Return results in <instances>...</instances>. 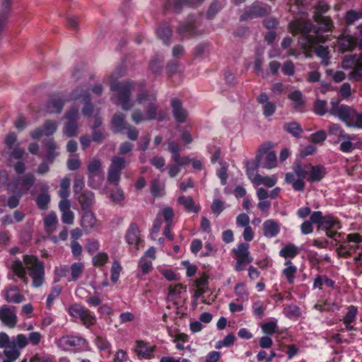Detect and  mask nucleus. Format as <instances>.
<instances>
[{"label": "nucleus", "mask_w": 362, "mask_h": 362, "mask_svg": "<svg viewBox=\"0 0 362 362\" xmlns=\"http://www.w3.org/2000/svg\"><path fill=\"white\" fill-rule=\"evenodd\" d=\"M315 21L322 26V29L325 32L331 31L334 27L333 22L329 17H316Z\"/></svg>", "instance_id": "obj_51"}, {"label": "nucleus", "mask_w": 362, "mask_h": 362, "mask_svg": "<svg viewBox=\"0 0 362 362\" xmlns=\"http://www.w3.org/2000/svg\"><path fill=\"white\" fill-rule=\"evenodd\" d=\"M71 204L69 200H60L59 209L62 213V221L64 224L73 225L74 222V214L71 210Z\"/></svg>", "instance_id": "obj_20"}, {"label": "nucleus", "mask_w": 362, "mask_h": 362, "mask_svg": "<svg viewBox=\"0 0 362 362\" xmlns=\"http://www.w3.org/2000/svg\"><path fill=\"white\" fill-rule=\"evenodd\" d=\"M350 139H341L343 141L340 144V150L344 153H349L354 148V144L351 141L355 140L356 136L354 135H350Z\"/></svg>", "instance_id": "obj_58"}, {"label": "nucleus", "mask_w": 362, "mask_h": 362, "mask_svg": "<svg viewBox=\"0 0 362 362\" xmlns=\"http://www.w3.org/2000/svg\"><path fill=\"white\" fill-rule=\"evenodd\" d=\"M315 9L314 19L316 18V17L324 16L323 14L329 11V6L325 1H320L315 6Z\"/></svg>", "instance_id": "obj_60"}, {"label": "nucleus", "mask_w": 362, "mask_h": 362, "mask_svg": "<svg viewBox=\"0 0 362 362\" xmlns=\"http://www.w3.org/2000/svg\"><path fill=\"white\" fill-rule=\"evenodd\" d=\"M121 270H122V267H121L120 263L119 262V261L115 260L112 262V265L111 267V280H112V281H113L114 283H116L118 281V279L119 278V274H120Z\"/></svg>", "instance_id": "obj_59"}, {"label": "nucleus", "mask_w": 362, "mask_h": 362, "mask_svg": "<svg viewBox=\"0 0 362 362\" xmlns=\"http://www.w3.org/2000/svg\"><path fill=\"white\" fill-rule=\"evenodd\" d=\"M308 165L297 163L293 167V172L288 173L285 175L286 182L291 184L296 191H303L305 188V182L303 180L308 177Z\"/></svg>", "instance_id": "obj_5"}, {"label": "nucleus", "mask_w": 362, "mask_h": 362, "mask_svg": "<svg viewBox=\"0 0 362 362\" xmlns=\"http://www.w3.org/2000/svg\"><path fill=\"white\" fill-rule=\"evenodd\" d=\"M177 203L182 205L185 209L189 211L197 213L199 211V207L195 206L192 197L180 196L177 199Z\"/></svg>", "instance_id": "obj_37"}, {"label": "nucleus", "mask_w": 362, "mask_h": 362, "mask_svg": "<svg viewBox=\"0 0 362 362\" xmlns=\"http://www.w3.org/2000/svg\"><path fill=\"white\" fill-rule=\"evenodd\" d=\"M288 99L293 102V107L297 110H301L304 105L302 93L300 90H294L288 95Z\"/></svg>", "instance_id": "obj_40"}, {"label": "nucleus", "mask_w": 362, "mask_h": 362, "mask_svg": "<svg viewBox=\"0 0 362 362\" xmlns=\"http://www.w3.org/2000/svg\"><path fill=\"white\" fill-rule=\"evenodd\" d=\"M234 292L238 300H246L248 298L249 293L245 283H238L234 287Z\"/></svg>", "instance_id": "obj_50"}, {"label": "nucleus", "mask_w": 362, "mask_h": 362, "mask_svg": "<svg viewBox=\"0 0 362 362\" xmlns=\"http://www.w3.org/2000/svg\"><path fill=\"white\" fill-rule=\"evenodd\" d=\"M155 346H149L148 343L142 340L135 342L134 352L140 359H150L153 357Z\"/></svg>", "instance_id": "obj_17"}, {"label": "nucleus", "mask_w": 362, "mask_h": 362, "mask_svg": "<svg viewBox=\"0 0 362 362\" xmlns=\"http://www.w3.org/2000/svg\"><path fill=\"white\" fill-rule=\"evenodd\" d=\"M139 267L141 269L142 274H147L153 268L152 261L141 257L139 262Z\"/></svg>", "instance_id": "obj_56"}, {"label": "nucleus", "mask_w": 362, "mask_h": 362, "mask_svg": "<svg viewBox=\"0 0 362 362\" xmlns=\"http://www.w3.org/2000/svg\"><path fill=\"white\" fill-rule=\"evenodd\" d=\"M78 200L83 210L88 209L94 204V194L91 192H84L78 196Z\"/></svg>", "instance_id": "obj_34"}, {"label": "nucleus", "mask_w": 362, "mask_h": 362, "mask_svg": "<svg viewBox=\"0 0 362 362\" xmlns=\"http://www.w3.org/2000/svg\"><path fill=\"white\" fill-rule=\"evenodd\" d=\"M65 117L69 120L64 127V134L69 136H76L78 133V125L76 120L78 118V110L72 108L68 111L65 115Z\"/></svg>", "instance_id": "obj_15"}, {"label": "nucleus", "mask_w": 362, "mask_h": 362, "mask_svg": "<svg viewBox=\"0 0 362 362\" xmlns=\"http://www.w3.org/2000/svg\"><path fill=\"white\" fill-rule=\"evenodd\" d=\"M84 267V264L81 262L72 264L70 267L71 278L69 281H76L83 273Z\"/></svg>", "instance_id": "obj_39"}, {"label": "nucleus", "mask_w": 362, "mask_h": 362, "mask_svg": "<svg viewBox=\"0 0 362 362\" xmlns=\"http://www.w3.org/2000/svg\"><path fill=\"white\" fill-rule=\"evenodd\" d=\"M69 187L70 180L68 177H64L61 180L60 189L59 191V195L61 197V200H68L67 197L69 196Z\"/></svg>", "instance_id": "obj_49"}, {"label": "nucleus", "mask_w": 362, "mask_h": 362, "mask_svg": "<svg viewBox=\"0 0 362 362\" xmlns=\"http://www.w3.org/2000/svg\"><path fill=\"white\" fill-rule=\"evenodd\" d=\"M346 241L347 242L346 243L340 245L337 248L339 255L345 257L350 255L349 250L351 247L349 246V243H359L362 242V237L358 233H351L347 235Z\"/></svg>", "instance_id": "obj_23"}, {"label": "nucleus", "mask_w": 362, "mask_h": 362, "mask_svg": "<svg viewBox=\"0 0 362 362\" xmlns=\"http://www.w3.org/2000/svg\"><path fill=\"white\" fill-rule=\"evenodd\" d=\"M312 23L309 21L296 20L290 23L291 32L294 34H302L300 43L307 57H310V52L313 50L321 59L322 64L327 66L329 63V51L327 46L322 44L328 40V36L321 35L318 31L312 33Z\"/></svg>", "instance_id": "obj_2"}, {"label": "nucleus", "mask_w": 362, "mask_h": 362, "mask_svg": "<svg viewBox=\"0 0 362 362\" xmlns=\"http://www.w3.org/2000/svg\"><path fill=\"white\" fill-rule=\"evenodd\" d=\"M300 252L299 248L292 243H289L284 246L279 251V255L284 258L293 259L296 257Z\"/></svg>", "instance_id": "obj_33"}, {"label": "nucleus", "mask_w": 362, "mask_h": 362, "mask_svg": "<svg viewBox=\"0 0 362 362\" xmlns=\"http://www.w3.org/2000/svg\"><path fill=\"white\" fill-rule=\"evenodd\" d=\"M125 239L129 245H134L136 246V250H139V244L142 242V240L140 231L136 223H133L129 226L126 233Z\"/></svg>", "instance_id": "obj_21"}, {"label": "nucleus", "mask_w": 362, "mask_h": 362, "mask_svg": "<svg viewBox=\"0 0 362 362\" xmlns=\"http://www.w3.org/2000/svg\"><path fill=\"white\" fill-rule=\"evenodd\" d=\"M262 332L267 335H272L276 332L277 325L276 321H270L261 326Z\"/></svg>", "instance_id": "obj_61"}, {"label": "nucleus", "mask_w": 362, "mask_h": 362, "mask_svg": "<svg viewBox=\"0 0 362 362\" xmlns=\"http://www.w3.org/2000/svg\"><path fill=\"white\" fill-rule=\"evenodd\" d=\"M189 337L185 333H180L175 335L174 341L177 343L176 347L179 350L185 349L184 344L188 341Z\"/></svg>", "instance_id": "obj_62"}, {"label": "nucleus", "mask_w": 362, "mask_h": 362, "mask_svg": "<svg viewBox=\"0 0 362 362\" xmlns=\"http://www.w3.org/2000/svg\"><path fill=\"white\" fill-rule=\"evenodd\" d=\"M35 202L40 209L46 210L50 202V195L47 192H43L37 197Z\"/></svg>", "instance_id": "obj_44"}, {"label": "nucleus", "mask_w": 362, "mask_h": 362, "mask_svg": "<svg viewBox=\"0 0 362 362\" xmlns=\"http://www.w3.org/2000/svg\"><path fill=\"white\" fill-rule=\"evenodd\" d=\"M297 272V267L288 259L285 262L284 268L282 269L281 274L288 284L293 285L295 282Z\"/></svg>", "instance_id": "obj_27"}, {"label": "nucleus", "mask_w": 362, "mask_h": 362, "mask_svg": "<svg viewBox=\"0 0 362 362\" xmlns=\"http://www.w3.org/2000/svg\"><path fill=\"white\" fill-rule=\"evenodd\" d=\"M250 245L247 243H240L236 247L232 250L235 259L234 269L240 272L245 269L246 266L253 261L249 251Z\"/></svg>", "instance_id": "obj_7"}, {"label": "nucleus", "mask_w": 362, "mask_h": 362, "mask_svg": "<svg viewBox=\"0 0 362 362\" xmlns=\"http://www.w3.org/2000/svg\"><path fill=\"white\" fill-rule=\"evenodd\" d=\"M357 45V39L351 35H346L338 40V47L341 52L352 50Z\"/></svg>", "instance_id": "obj_30"}, {"label": "nucleus", "mask_w": 362, "mask_h": 362, "mask_svg": "<svg viewBox=\"0 0 362 362\" xmlns=\"http://www.w3.org/2000/svg\"><path fill=\"white\" fill-rule=\"evenodd\" d=\"M280 223L273 219L266 220L262 225L263 235L267 238L276 237L280 233Z\"/></svg>", "instance_id": "obj_22"}, {"label": "nucleus", "mask_w": 362, "mask_h": 362, "mask_svg": "<svg viewBox=\"0 0 362 362\" xmlns=\"http://www.w3.org/2000/svg\"><path fill=\"white\" fill-rule=\"evenodd\" d=\"M328 133L329 135L337 136L339 139L351 138L349 137V134H346L339 124H331L328 129Z\"/></svg>", "instance_id": "obj_43"}, {"label": "nucleus", "mask_w": 362, "mask_h": 362, "mask_svg": "<svg viewBox=\"0 0 362 362\" xmlns=\"http://www.w3.org/2000/svg\"><path fill=\"white\" fill-rule=\"evenodd\" d=\"M0 321L3 325L8 328H14L18 322L16 308L2 305L0 308Z\"/></svg>", "instance_id": "obj_13"}, {"label": "nucleus", "mask_w": 362, "mask_h": 362, "mask_svg": "<svg viewBox=\"0 0 362 362\" xmlns=\"http://www.w3.org/2000/svg\"><path fill=\"white\" fill-rule=\"evenodd\" d=\"M340 228V223L337 218L332 216H325L320 229L325 230L327 237L337 240L336 238L341 236V234L338 233V230Z\"/></svg>", "instance_id": "obj_12"}, {"label": "nucleus", "mask_w": 362, "mask_h": 362, "mask_svg": "<svg viewBox=\"0 0 362 362\" xmlns=\"http://www.w3.org/2000/svg\"><path fill=\"white\" fill-rule=\"evenodd\" d=\"M89 185L95 188L96 185L93 184L95 178L99 181L103 180V167L101 161L96 158H92L87 165Z\"/></svg>", "instance_id": "obj_14"}, {"label": "nucleus", "mask_w": 362, "mask_h": 362, "mask_svg": "<svg viewBox=\"0 0 362 362\" xmlns=\"http://www.w3.org/2000/svg\"><path fill=\"white\" fill-rule=\"evenodd\" d=\"M43 221L45 229L47 233H52L56 230L58 224V218L55 212L52 211L46 214Z\"/></svg>", "instance_id": "obj_31"}, {"label": "nucleus", "mask_w": 362, "mask_h": 362, "mask_svg": "<svg viewBox=\"0 0 362 362\" xmlns=\"http://www.w3.org/2000/svg\"><path fill=\"white\" fill-rule=\"evenodd\" d=\"M182 291H186V287L181 284L170 285L169 286L168 298L175 300L180 297Z\"/></svg>", "instance_id": "obj_46"}, {"label": "nucleus", "mask_w": 362, "mask_h": 362, "mask_svg": "<svg viewBox=\"0 0 362 362\" xmlns=\"http://www.w3.org/2000/svg\"><path fill=\"white\" fill-rule=\"evenodd\" d=\"M254 170L250 169L248 164L247 165V175L249 179L257 185H264L268 187H274L277 182V177L276 175L264 177L259 174H254Z\"/></svg>", "instance_id": "obj_16"}, {"label": "nucleus", "mask_w": 362, "mask_h": 362, "mask_svg": "<svg viewBox=\"0 0 362 362\" xmlns=\"http://www.w3.org/2000/svg\"><path fill=\"white\" fill-rule=\"evenodd\" d=\"M272 147L270 142H266L262 144L258 149L257 159L258 162L262 160V166L267 169L276 166V156Z\"/></svg>", "instance_id": "obj_8"}, {"label": "nucleus", "mask_w": 362, "mask_h": 362, "mask_svg": "<svg viewBox=\"0 0 362 362\" xmlns=\"http://www.w3.org/2000/svg\"><path fill=\"white\" fill-rule=\"evenodd\" d=\"M98 224L97 219L93 212L88 211L84 213L81 218V226L86 229L95 228Z\"/></svg>", "instance_id": "obj_35"}, {"label": "nucleus", "mask_w": 362, "mask_h": 362, "mask_svg": "<svg viewBox=\"0 0 362 362\" xmlns=\"http://www.w3.org/2000/svg\"><path fill=\"white\" fill-rule=\"evenodd\" d=\"M173 116L178 123H183L188 116L187 110L182 108V103L178 99H173L171 102Z\"/></svg>", "instance_id": "obj_24"}, {"label": "nucleus", "mask_w": 362, "mask_h": 362, "mask_svg": "<svg viewBox=\"0 0 362 362\" xmlns=\"http://www.w3.org/2000/svg\"><path fill=\"white\" fill-rule=\"evenodd\" d=\"M57 344L64 351H71L84 348L87 341L81 337L65 335L57 339Z\"/></svg>", "instance_id": "obj_10"}, {"label": "nucleus", "mask_w": 362, "mask_h": 362, "mask_svg": "<svg viewBox=\"0 0 362 362\" xmlns=\"http://www.w3.org/2000/svg\"><path fill=\"white\" fill-rule=\"evenodd\" d=\"M270 11L269 7H261L257 4H253L247 11H246L240 17L241 20L245 21L248 18L263 16Z\"/></svg>", "instance_id": "obj_26"}, {"label": "nucleus", "mask_w": 362, "mask_h": 362, "mask_svg": "<svg viewBox=\"0 0 362 362\" xmlns=\"http://www.w3.org/2000/svg\"><path fill=\"white\" fill-rule=\"evenodd\" d=\"M42 334L39 332H30L28 337L23 334H19L17 335V343L18 344L20 349H22L28 344H30L33 346L39 345L42 339Z\"/></svg>", "instance_id": "obj_18"}, {"label": "nucleus", "mask_w": 362, "mask_h": 362, "mask_svg": "<svg viewBox=\"0 0 362 362\" xmlns=\"http://www.w3.org/2000/svg\"><path fill=\"white\" fill-rule=\"evenodd\" d=\"M57 129V124L55 122L47 120L42 128H37L30 132V136L33 139H40L42 136L52 135Z\"/></svg>", "instance_id": "obj_19"}, {"label": "nucleus", "mask_w": 362, "mask_h": 362, "mask_svg": "<svg viewBox=\"0 0 362 362\" xmlns=\"http://www.w3.org/2000/svg\"><path fill=\"white\" fill-rule=\"evenodd\" d=\"M165 185L158 179H154L151 182V192L153 197H161L164 194Z\"/></svg>", "instance_id": "obj_45"}, {"label": "nucleus", "mask_w": 362, "mask_h": 362, "mask_svg": "<svg viewBox=\"0 0 362 362\" xmlns=\"http://www.w3.org/2000/svg\"><path fill=\"white\" fill-rule=\"evenodd\" d=\"M325 175V169L320 165H308V175L307 180L310 182L321 180Z\"/></svg>", "instance_id": "obj_29"}, {"label": "nucleus", "mask_w": 362, "mask_h": 362, "mask_svg": "<svg viewBox=\"0 0 362 362\" xmlns=\"http://www.w3.org/2000/svg\"><path fill=\"white\" fill-rule=\"evenodd\" d=\"M62 292V286H55L52 288L50 293L47 298L46 304L47 307H51L54 300L57 298Z\"/></svg>", "instance_id": "obj_57"}, {"label": "nucleus", "mask_w": 362, "mask_h": 362, "mask_svg": "<svg viewBox=\"0 0 362 362\" xmlns=\"http://www.w3.org/2000/svg\"><path fill=\"white\" fill-rule=\"evenodd\" d=\"M3 353L6 356V359L2 362H14L19 358L21 354L20 351H18L13 345L6 349H4Z\"/></svg>", "instance_id": "obj_47"}, {"label": "nucleus", "mask_w": 362, "mask_h": 362, "mask_svg": "<svg viewBox=\"0 0 362 362\" xmlns=\"http://www.w3.org/2000/svg\"><path fill=\"white\" fill-rule=\"evenodd\" d=\"M4 296L8 303H20L25 300V297L18 291L17 286H11L4 291Z\"/></svg>", "instance_id": "obj_28"}, {"label": "nucleus", "mask_w": 362, "mask_h": 362, "mask_svg": "<svg viewBox=\"0 0 362 362\" xmlns=\"http://www.w3.org/2000/svg\"><path fill=\"white\" fill-rule=\"evenodd\" d=\"M315 114L322 116L327 112V101L324 100H317L314 103L313 107Z\"/></svg>", "instance_id": "obj_53"}, {"label": "nucleus", "mask_w": 362, "mask_h": 362, "mask_svg": "<svg viewBox=\"0 0 362 362\" xmlns=\"http://www.w3.org/2000/svg\"><path fill=\"white\" fill-rule=\"evenodd\" d=\"M284 129L296 138L300 137L303 129L300 125L296 122L285 123Z\"/></svg>", "instance_id": "obj_41"}, {"label": "nucleus", "mask_w": 362, "mask_h": 362, "mask_svg": "<svg viewBox=\"0 0 362 362\" xmlns=\"http://www.w3.org/2000/svg\"><path fill=\"white\" fill-rule=\"evenodd\" d=\"M136 84L132 81L110 84V89L116 92L115 98H117V104L120 105L123 110H128L135 105H141L146 110L144 115L140 110H134L132 113V119L136 124L144 120H153L156 119L158 112V107L156 105V95L155 93L147 90H142L137 94L134 101L130 100V95L136 89Z\"/></svg>", "instance_id": "obj_1"}, {"label": "nucleus", "mask_w": 362, "mask_h": 362, "mask_svg": "<svg viewBox=\"0 0 362 362\" xmlns=\"http://www.w3.org/2000/svg\"><path fill=\"white\" fill-rule=\"evenodd\" d=\"M174 216L175 214L173 208L167 206L160 211L158 215V218H163L166 225L172 226Z\"/></svg>", "instance_id": "obj_48"}, {"label": "nucleus", "mask_w": 362, "mask_h": 362, "mask_svg": "<svg viewBox=\"0 0 362 362\" xmlns=\"http://www.w3.org/2000/svg\"><path fill=\"white\" fill-rule=\"evenodd\" d=\"M12 345L18 350L20 351V347L17 343V336L11 341L9 336L6 332H0V348L6 349L12 346Z\"/></svg>", "instance_id": "obj_36"}, {"label": "nucleus", "mask_w": 362, "mask_h": 362, "mask_svg": "<svg viewBox=\"0 0 362 362\" xmlns=\"http://www.w3.org/2000/svg\"><path fill=\"white\" fill-rule=\"evenodd\" d=\"M328 112L330 115L337 117L349 127L362 128V113L346 105L341 104L339 99H332L330 101Z\"/></svg>", "instance_id": "obj_4"}, {"label": "nucleus", "mask_w": 362, "mask_h": 362, "mask_svg": "<svg viewBox=\"0 0 362 362\" xmlns=\"http://www.w3.org/2000/svg\"><path fill=\"white\" fill-rule=\"evenodd\" d=\"M340 96L343 99H348L352 94L351 87L349 83H344L339 90Z\"/></svg>", "instance_id": "obj_64"}, {"label": "nucleus", "mask_w": 362, "mask_h": 362, "mask_svg": "<svg viewBox=\"0 0 362 362\" xmlns=\"http://www.w3.org/2000/svg\"><path fill=\"white\" fill-rule=\"evenodd\" d=\"M341 66L344 69H351L348 75L351 81H362V53L359 56H346L341 62Z\"/></svg>", "instance_id": "obj_6"}, {"label": "nucleus", "mask_w": 362, "mask_h": 362, "mask_svg": "<svg viewBox=\"0 0 362 362\" xmlns=\"http://www.w3.org/2000/svg\"><path fill=\"white\" fill-rule=\"evenodd\" d=\"M112 128L116 132H121L124 129H129V125L124 122V116L122 114H116L112 119Z\"/></svg>", "instance_id": "obj_38"}, {"label": "nucleus", "mask_w": 362, "mask_h": 362, "mask_svg": "<svg viewBox=\"0 0 362 362\" xmlns=\"http://www.w3.org/2000/svg\"><path fill=\"white\" fill-rule=\"evenodd\" d=\"M35 177L33 175L28 173L25 175L19 180H17L16 185L23 193L27 192L30 188L33 185Z\"/></svg>", "instance_id": "obj_32"}, {"label": "nucleus", "mask_w": 362, "mask_h": 362, "mask_svg": "<svg viewBox=\"0 0 362 362\" xmlns=\"http://www.w3.org/2000/svg\"><path fill=\"white\" fill-rule=\"evenodd\" d=\"M150 163L154 168L159 170L160 172L164 171V166L165 165V160L163 157L153 156L151 159Z\"/></svg>", "instance_id": "obj_63"}, {"label": "nucleus", "mask_w": 362, "mask_h": 362, "mask_svg": "<svg viewBox=\"0 0 362 362\" xmlns=\"http://www.w3.org/2000/svg\"><path fill=\"white\" fill-rule=\"evenodd\" d=\"M65 100L60 95L52 96L46 105V112L48 113H59L63 109Z\"/></svg>", "instance_id": "obj_25"}, {"label": "nucleus", "mask_w": 362, "mask_h": 362, "mask_svg": "<svg viewBox=\"0 0 362 362\" xmlns=\"http://www.w3.org/2000/svg\"><path fill=\"white\" fill-rule=\"evenodd\" d=\"M109 257L106 252H99L93 257V264L95 267H103L108 261Z\"/></svg>", "instance_id": "obj_54"}, {"label": "nucleus", "mask_w": 362, "mask_h": 362, "mask_svg": "<svg viewBox=\"0 0 362 362\" xmlns=\"http://www.w3.org/2000/svg\"><path fill=\"white\" fill-rule=\"evenodd\" d=\"M23 263L20 260L14 261L11 269L25 284L29 282L28 276L32 280V286L38 288L45 282V266L43 262L33 255H24Z\"/></svg>", "instance_id": "obj_3"}, {"label": "nucleus", "mask_w": 362, "mask_h": 362, "mask_svg": "<svg viewBox=\"0 0 362 362\" xmlns=\"http://www.w3.org/2000/svg\"><path fill=\"white\" fill-rule=\"evenodd\" d=\"M125 168V160L118 156L112 158L111 164L108 169L107 181L115 186L118 185L120 180L121 171Z\"/></svg>", "instance_id": "obj_11"}, {"label": "nucleus", "mask_w": 362, "mask_h": 362, "mask_svg": "<svg viewBox=\"0 0 362 362\" xmlns=\"http://www.w3.org/2000/svg\"><path fill=\"white\" fill-rule=\"evenodd\" d=\"M357 313V308L354 305H350L348 308V312L342 320L343 323L349 324L354 322L356 320Z\"/></svg>", "instance_id": "obj_52"}, {"label": "nucleus", "mask_w": 362, "mask_h": 362, "mask_svg": "<svg viewBox=\"0 0 362 362\" xmlns=\"http://www.w3.org/2000/svg\"><path fill=\"white\" fill-rule=\"evenodd\" d=\"M45 146L47 150L46 159L48 162L52 163L59 155V153L57 151V146L52 139L46 141Z\"/></svg>", "instance_id": "obj_42"}, {"label": "nucleus", "mask_w": 362, "mask_h": 362, "mask_svg": "<svg viewBox=\"0 0 362 362\" xmlns=\"http://www.w3.org/2000/svg\"><path fill=\"white\" fill-rule=\"evenodd\" d=\"M361 18H362V11L349 10L346 12L345 20L349 24H351Z\"/></svg>", "instance_id": "obj_55"}, {"label": "nucleus", "mask_w": 362, "mask_h": 362, "mask_svg": "<svg viewBox=\"0 0 362 362\" xmlns=\"http://www.w3.org/2000/svg\"><path fill=\"white\" fill-rule=\"evenodd\" d=\"M68 312L72 317L79 318L86 327L93 325L96 322V318L91 312L81 305L76 303L71 305Z\"/></svg>", "instance_id": "obj_9"}]
</instances>
